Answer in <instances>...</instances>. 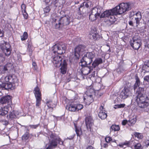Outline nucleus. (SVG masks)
Masks as SVG:
<instances>
[{"label": "nucleus", "instance_id": "obj_1", "mask_svg": "<svg viewBox=\"0 0 149 149\" xmlns=\"http://www.w3.org/2000/svg\"><path fill=\"white\" fill-rule=\"evenodd\" d=\"M131 8V4L130 3H121L113 8L106 10L100 15V18L108 17L110 16L111 19L114 18L113 21L109 19L111 21L114 22L116 20L114 15H120L125 13L126 11L130 10Z\"/></svg>", "mask_w": 149, "mask_h": 149}, {"label": "nucleus", "instance_id": "obj_2", "mask_svg": "<svg viewBox=\"0 0 149 149\" xmlns=\"http://www.w3.org/2000/svg\"><path fill=\"white\" fill-rule=\"evenodd\" d=\"M5 80L8 83H2L0 84V88L8 90H13L18 85V79L14 74L9 75L5 77Z\"/></svg>", "mask_w": 149, "mask_h": 149}, {"label": "nucleus", "instance_id": "obj_3", "mask_svg": "<svg viewBox=\"0 0 149 149\" xmlns=\"http://www.w3.org/2000/svg\"><path fill=\"white\" fill-rule=\"evenodd\" d=\"M49 142L48 146L46 149H53L56 147L58 144L62 145L63 141L56 134L50 132H49Z\"/></svg>", "mask_w": 149, "mask_h": 149}, {"label": "nucleus", "instance_id": "obj_4", "mask_svg": "<svg viewBox=\"0 0 149 149\" xmlns=\"http://www.w3.org/2000/svg\"><path fill=\"white\" fill-rule=\"evenodd\" d=\"M70 22V17L68 15L61 17L59 19L58 23H56L54 26L56 29H61L69 24Z\"/></svg>", "mask_w": 149, "mask_h": 149}, {"label": "nucleus", "instance_id": "obj_5", "mask_svg": "<svg viewBox=\"0 0 149 149\" xmlns=\"http://www.w3.org/2000/svg\"><path fill=\"white\" fill-rule=\"evenodd\" d=\"M135 79L136 81L134 85V91L136 92V97L134 103L137 109L140 107V80L137 74L135 75Z\"/></svg>", "mask_w": 149, "mask_h": 149}, {"label": "nucleus", "instance_id": "obj_6", "mask_svg": "<svg viewBox=\"0 0 149 149\" xmlns=\"http://www.w3.org/2000/svg\"><path fill=\"white\" fill-rule=\"evenodd\" d=\"M102 9L101 7H95L93 8L89 12V19L93 22L96 20L99 17L102 12Z\"/></svg>", "mask_w": 149, "mask_h": 149}, {"label": "nucleus", "instance_id": "obj_7", "mask_svg": "<svg viewBox=\"0 0 149 149\" xmlns=\"http://www.w3.org/2000/svg\"><path fill=\"white\" fill-rule=\"evenodd\" d=\"M66 48L65 44L60 42L54 45L52 47V51L54 54H61L65 53Z\"/></svg>", "mask_w": 149, "mask_h": 149}, {"label": "nucleus", "instance_id": "obj_8", "mask_svg": "<svg viewBox=\"0 0 149 149\" xmlns=\"http://www.w3.org/2000/svg\"><path fill=\"white\" fill-rule=\"evenodd\" d=\"M148 97L146 94L143 88H140V108H145L148 106Z\"/></svg>", "mask_w": 149, "mask_h": 149}, {"label": "nucleus", "instance_id": "obj_9", "mask_svg": "<svg viewBox=\"0 0 149 149\" xmlns=\"http://www.w3.org/2000/svg\"><path fill=\"white\" fill-rule=\"evenodd\" d=\"M87 49L86 46L83 45H79L77 46L74 49V56L75 60L77 61L81 55L86 52Z\"/></svg>", "mask_w": 149, "mask_h": 149}, {"label": "nucleus", "instance_id": "obj_10", "mask_svg": "<svg viewBox=\"0 0 149 149\" xmlns=\"http://www.w3.org/2000/svg\"><path fill=\"white\" fill-rule=\"evenodd\" d=\"M62 58L61 56L56 54L53 57L52 61L55 67H59L63 63L62 61Z\"/></svg>", "mask_w": 149, "mask_h": 149}, {"label": "nucleus", "instance_id": "obj_11", "mask_svg": "<svg viewBox=\"0 0 149 149\" xmlns=\"http://www.w3.org/2000/svg\"><path fill=\"white\" fill-rule=\"evenodd\" d=\"M0 103L2 104H6L8 106L12 104L11 97L9 95L3 96L0 99Z\"/></svg>", "mask_w": 149, "mask_h": 149}, {"label": "nucleus", "instance_id": "obj_12", "mask_svg": "<svg viewBox=\"0 0 149 149\" xmlns=\"http://www.w3.org/2000/svg\"><path fill=\"white\" fill-rule=\"evenodd\" d=\"M130 93V88L128 87L125 86L121 92L119 96L121 99H125L128 97Z\"/></svg>", "mask_w": 149, "mask_h": 149}, {"label": "nucleus", "instance_id": "obj_13", "mask_svg": "<svg viewBox=\"0 0 149 149\" xmlns=\"http://www.w3.org/2000/svg\"><path fill=\"white\" fill-rule=\"evenodd\" d=\"M95 56L94 53L93 52L87 53L83 57L84 59L88 61V65H90L93 61V59Z\"/></svg>", "mask_w": 149, "mask_h": 149}, {"label": "nucleus", "instance_id": "obj_14", "mask_svg": "<svg viewBox=\"0 0 149 149\" xmlns=\"http://www.w3.org/2000/svg\"><path fill=\"white\" fill-rule=\"evenodd\" d=\"M94 68L92 66L88 65V66L83 67L81 71L82 75H86L93 71Z\"/></svg>", "mask_w": 149, "mask_h": 149}, {"label": "nucleus", "instance_id": "obj_15", "mask_svg": "<svg viewBox=\"0 0 149 149\" xmlns=\"http://www.w3.org/2000/svg\"><path fill=\"white\" fill-rule=\"evenodd\" d=\"M90 37L91 38L92 37L95 40H98L100 38V36L97 33L96 28H93L92 29L90 33Z\"/></svg>", "mask_w": 149, "mask_h": 149}, {"label": "nucleus", "instance_id": "obj_16", "mask_svg": "<svg viewBox=\"0 0 149 149\" xmlns=\"http://www.w3.org/2000/svg\"><path fill=\"white\" fill-rule=\"evenodd\" d=\"M85 123L88 129H91V126L93 125V120L91 116L86 117L85 119Z\"/></svg>", "mask_w": 149, "mask_h": 149}, {"label": "nucleus", "instance_id": "obj_17", "mask_svg": "<svg viewBox=\"0 0 149 149\" xmlns=\"http://www.w3.org/2000/svg\"><path fill=\"white\" fill-rule=\"evenodd\" d=\"M100 111L98 113V116L101 119H104L106 118L107 115L103 110L104 107L102 106H101L100 108Z\"/></svg>", "mask_w": 149, "mask_h": 149}, {"label": "nucleus", "instance_id": "obj_18", "mask_svg": "<svg viewBox=\"0 0 149 149\" xmlns=\"http://www.w3.org/2000/svg\"><path fill=\"white\" fill-rule=\"evenodd\" d=\"M19 115V112L16 111H13L10 113L8 118L12 120L14 118H17Z\"/></svg>", "mask_w": 149, "mask_h": 149}, {"label": "nucleus", "instance_id": "obj_19", "mask_svg": "<svg viewBox=\"0 0 149 149\" xmlns=\"http://www.w3.org/2000/svg\"><path fill=\"white\" fill-rule=\"evenodd\" d=\"M103 63V60L102 58H97L95 59L92 64V66L94 69L99 64Z\"/></svg>", "mask_w": 149, "mask_h": 149}, {"label": "nucleus", "instance_id": "obj_20", "mask_svg": "<svg viewBox=\"0 0 149 149\" xmlns=\"http://www.w3.org/2000/svg\"><path fill=\"white\" fill-rule=\"evenodd\" d=\"M84 100L86 104L89 105L91 103L93 102L94 100L93 96L87 95L85 96L84 98Z\"/></svg>", "mask_w": 149, "mask_h": 149}, {"label": "nucleus", "instance_id": "obj_21", "mask_svg": "<svg viewBox=\"0 0 149 149\" xmlns=\"http://www.w3.org/2000/svg\"><path fill=\"white\" fill-rule=\"evenodd\" d=\"M94 93V89L91 86H89L87 88L85 94L87 95L93 96Z\"/></svg>", "mask_w": 149, "mask_h": 149}, {"label": "nucleus", "instance_id": "obj_22", "mask_svg": "<svg viewBox=\"0 0 149 149\" xmlns=\"http://www.w3.org/2000/svg\"><path fill=\"white\" fill-rule=\"evenodd\" d=\"M61 67L60 68L61 73L62 74H64L66 73L67 63L66 61L65 60H63V62L61 65Z\"/></svg>", "mask_w": 149, "mask_h": 149}, {"label": "nucleus", "instance_id": "obj_23", "mask_svg": "<svg viewBox=\"0 0 149 149\" xmlns=\"http://www.w3.org/2000/svg\"><path fill=\"white\" fill-rule=\"evenodd\" d=\"M13 67V63L8 62L4 66L3 69L4 71H10Z\"/></svg>", "mask_w": 149, "mask_h": 149}, {"label": "nucleus", "instance_id": "obj_24", "mask_svg": "<svg viewBox=\"0 0 149 149\" xmlns=\"http://www.w3.org/2000/svg\"><path fill=\"white\" fill-rule=\"evenodd\" d=\"M66 109L71 111H76V104H71L67 105Z\"/></svg>", "mask_w": 149, "mask_h": 149}, {"label": "nucleus", "instance_id": "obj_25", "mask_svg": "<svg viewBox=\"0 0 149 149\" xmlns=\"http://www.w3.org/2000/svg\"><path fill=\"white\" fill-rule=\"evenodd\" d=\"M130 45L135 50H138L140 48L139 42L136 40H134L133 43H131Z\"/></svg>", "mask_w": 149, "mask_h": 149}, {"label": "nucleus", "instance_id": "obj_26", "mask_svg": "<svg viewBox=\"0 0 149 149\" xmlns=\"http://www.w3.org/2000/svg\"><path fill=\"white\" fill-rule=\"evenodd\" d=\"M136 116L130 117L128 120V125L129 126H132L134 125L136 122Z\"/></svg>", "mask_w": 149, "mask_h": 149}, {"label": "nucleus", "instance_id": "obj_27", "mask_svg": "<svg viewBox=\"0 0 149 149\" xmlns=\"http://www.w3.org/2000/svg\"><path fill=\"white\" fill-rule=\"evenodd\" d=\"M8 109L7 107H1L0 109V115L4 116L8 113Z\"/></svg>", "mask_w": 149, "mask_h": 149}, {"label": "nucleus", "instance_id": "obj_28", "mask_svg": "<svg viewBox=\"0 0 149 149\" xmlns=\"http://www.w3.org/2000/svg\"><path fill=\"white\" fill-rule=\"evenodd\" d=\"M46 104L49 108L53 109V107H55L56 106V104L54 103L51 100H49L47 101Z\"/></svg>", "mask_w": 149, "mask_h": 149}, {"label": "nucleus", "instance_id": "obj_29", "mask_svg": "<svg viewBox=\"0 0 149 149\" xmlns=\"http://www.w3.org/2000/svg\"><path fill=\"white\" fill-rule=\"evenodd\" d=\"M79 65L82 67H86L88 65V61H85L83 57L81 59L80 62L79 63Z\"/></svg>", "mask_w": 149, "mask_h": 149}, {"label": "nucleus", "instance_id": "obj_30", "mask_svg": "<svg viewBox=\"0 0 149 149\" xmlns=\"http://www.w3.org/2000/svg\"><path fill=\"white\" fill-rule=\"evenodd\" d=\"M75 128L76 134L78 136H80L82 134V132L81 128L77 127L74 124Z\"/></svg>", "mask_w": 149, "mask_h": 149}, {"label": "nucleus", "instance_id": "obj_31", "mask_svg": "<svg viewBox=\"0 0 149 149\" xmlns=\"http://www.w3.org/2000/svg\"><path fill=\"white\" fill-rule=\"evenodd\" d=\"M120 129L119 126L118 125H112L110 128L111 131H118Z\"/></svg>", "mask_w": 149, "mask_h": 149}, {"label": "nucleus", "instance_id": "obj_32", "mask_svg": "<svg viewBox=\"0 0 149 149\" xmlns=\"http://www.w3.org/2000/svg\"><path fill=\"white\" fill-rule=\"evenodd\" d=\"M3 49L2 50L3 53L5 54L6 56H8L10 55L11 51V48L9 49Z\"/></svg>", "mask_w": 149, "mask_h": 149}, {"label": "nucleus", "instance_id": "obj_33", "mask_svg": "<svg viewBox=\"0 0 149 149\" xmlns=\"http://www.w3.org/2000/svg\"><path fill=\"white\" fill-rule=\"evenodd\" d=\"M35 97L36 100V106L38 107L41 104V96H35Z\"/></svg>", "mask_w": 149, "mask_h": 149}, {"label": "nucleus", "instance_id": "obj_34", "mask_svg": "<svg viewBox=\"0 0 149 149\" xmlns=\"http://www.w3.org/2000/svg\"><path fill=\"white\" fill-rule=\"evenodd\" d=\"M7 44L9 43L7 42H5L4 41H3L0 44V47L2 50L5 49V48L6 47V45H7Z\"/></svg>", "mask_w": 149, "mask_h": 149}, {"label": "nucleus", "instance_id": "obj_35", "mask_svg": "<svg viewBox=\"0 0 149 149\" xmlns=\"http://www.w3.org/2000/svg\"><path fill=\"white\" fill-rule=\"evenodd\" d=\"M35 91V96H41V93L40 92V90L38 87H36L34 89Z\"/></svg>", "mask_w": 149, "mask_h": 149}, {"label": "nucleus", "instance_id": "obj_36", "mask_svg": "<svg viewBox=\"0 0 149 149\" xmlns=\"http://www.w3.org/2000/svg\"><path fill=\"white\" fill-rule=\"evenodd\" d=\"M28 37V34L26 32H24L23 35L21 37V40L22 41L25 40L27 39Z\"/></svg>", "mask_w": 149, "mask_h": 149}, {"label": "nucleus", "instance_id": "obj_37", "mask_svg": "<svg viewBox=\"0 0 149 149\" xmlns=\"http://www.w3.org/2000/svg\"><path fill=\"white\" fill-rule=\"evenodd\" d=\"M149 68H148V66H147V65H146V63H144V64L143 66V67L142 69V72H143V70L145 71V72H144V73H145V72H148V70H149Z\"/></svg>", "mask_w": 149, "mask_h": 149}, {"label": "nucleus", "instance_id": "obj_38", "mask_svg": "<svg viewBox=\"0 0 149 149\" xmlns=\"http://www.w3.org/2000/svg\"><path fill=\"white\" fill-rule=\"evenodd\" d=\"M129 144V143L128 142H125L124 143H122L118 145V146L121 147L125 148L126 146H128Z\"/></svg>", "mask_w": 149, "mask_h": 149}, {"label": "nucleus", "instance_id": "obj_39", "mask_svg": "<svg viewBox=\"0 0 149 149\" xmlns=\"http://www.w3.org/2000/svg\"><path fill=\"white\" fill-rule=\"evenodd\" d=\"M29 137V135L28 133L24 134L22 137V139L23 140L25 141L28 139Z\"/></svg>", "mask_w": 149, "mask_h": 149}, {"label": "nucleus", "instance_id": "obj_40", "mask_svg": "<svg viewBox=\"0 0 149 149\" xmlns=\"http://www.w3.org/2000/svg\"><path fill=\"white\" fill-rule=\"evenodd\" d=\"M125 106V104H124L115 105L114 107V108L115 109H116L117 108H123Z\"/></svg>", "mask_w": 149, "mask_h": 149}, {"label": "nucleus", "instance_id": "obj_41", "mask_svg": "<svg viewBox=\"0 0 149 149\" xmlns=\"http://www.w3.org/2000/svg\"><path fill=\"white\" fill-rule=\"evenodd\" d=\"M83 108V106L81 104H76V111L80 110Z\"/></svg>", "mask_w": 149, "mask_h": 149}, {"label": "nucleus", "instance_id": "obj_42", "mask_svg": "<svg viewBox=\"0 0 149 149\" xmlns=\"http://www.w3.org/2000/svg\"><path fill=\"white\" fill-rule=\"evenodd\" d=\"M21 8L22 12L26 11V5L24 3H22L21 6Z\"/></svg>", "mask_w": 149, "mask_h": 149}, {"label": "nucleus", "instance_id": "obj_43", "mask_svg": "<svg viewBox=\"0 0 149 149\" xmlns=\"http://www.w3.org/2000/svg\"><path fill=\"white\" fill-rule=\"evenodd\" d=\"M5 60V57L2 54H0V63L3 62Z\"/></svg>", "mask_w": 149, "mask_h": 149}, {"label": "nucleus", "instance_id": "obj_44", "mask_svg": "<svg viewBox=\"0 0 149 149\" xmlns=\"http://www.w3.org/2000/svg\"><path fill=\"white\" fill-rule=\"evenodd\" d=\"M50 10V9L49 6H46L44 9V13H48Z\"/></svg>", "mask_w": 149, "mask_h": 149}, {"label": "nucleus", "instance_id": "obj_45", "mask_svg": "<svg viewBox=\"0 0 149 149\" xmlns=\"http://www.w3.org/2000/svg\"><path fill=\"white\" fill-rule=\"evenodd\" d=\"M145 145L143 146L144 148H146L149 149V140H147L145 143Z\"/></svg>", "mask_w": 149, "mask_h": 149}, {"label": "nucleus", "instance_id": "obj_46", "mask_svg": "<svg viewBox=\"0 0 149 149\" xmlns=\"http://www.w3.org/2000/svg\"><path fill=\"white\" fill-rule=\"evenodd\" d=\"M105 140L107 143H108L112 141V139L109 136H107L105 138Z\"/></svg>", "mask_w": 149, "mask_h": 149}, {"label": "nucleus", "instance_id": "obj_47", "mask_svg": "<svg viewBox=\"0 0 149 149\" xmlns=\"http://www.w3.org/2000/svg\"><path fill=\"white\" fill-rule=\"evenodd\" d=\"M39 124L36 125H30L29 126L32 129H36L38 127Z\"/></svg>", "mask_w": 149, "mask_h": 149}, {"label": "nucleus", "instance_id": "obj_48", "mask_svg": "<svg viewBox=\"0 0 149 149\" xmlns=\"http://www.w3.org/2000/svg\"><path fill=\"white\" fill-rule=\"evenodd\" d=\"M22 13L24 18L26 19H27L28 16V14L27 13L26 11L22 12Z\"/></svg>", "mask_w": 149, "mask_h": 149}, {"label": "nucleus", "instance_id": "obj_49", "mask_svg": "<svg viewBox=\"0 0 149 149\" xmlns=\"http://www.w3.org/2000/svg\"><path fill=\"white\" fill-rule=\"evenodd\" d=\"M144 80L148 82H149V75H147L144 77Z\"/></svg>", "mask_w": 149, "mask_h": 149}, {"label": "nucleus", "instance_id": "obj_50", "mask_svg": "<svg viewBox=\"0 0 149 149\" xmlns=\"http://www.w3.org/2000/svg\"><path fill=\"white\" fill-rule=\"evenodd\" d=\"M27 49L28 50H29V52H32V49H31V45L29 43H28V44Z\"/></svg>", "mask_w": 149, "mask_h": 149}, {"label": "nucleus", "instance_id": "obj_51", "mask_svg": "<svg viewBox=\"0 0 149 149\" xmlns=\"http://www.w3.org/2000/svg\"><path fill=\"white\" fill-rule=\"evenodd\" d=\"M32 64L34 68V69L36 70L37 68V66L36 63L34 62H33Z\"/></svg>", "mask_w": 149, "mask_h": 149}, {"label": "nucleus", "instance_id": "obj_52", "mask_svg": "<svg viewBox=\"0 0 149 149\" xmlns=\"http://www.w3.org/2000/svg\"><path fill=\"white\" fill-rule=\"evenodd\" d=\"M128 121L126 120H123L122 122V124L123 125H125L126 124H128Z\"/></svg>", "mask_w": 149, "mask_h": 149}, {"label": "nucleus", "instance_id": "obj_53", "mask_svg": "<svg viewBox=\"0 0 149 149\" xmlns=\"http://www.w3.org/2000/svg\"><path fill=\"white\" fill-rule=\"evenodd\" d=\"M58 1L61 5L64 4L65 2V0H58Z\"/></svg>", "mask_w": 149, "mask_h": 149}, {"label": "nucleus", "instance_id": "obj_54", "mask_svg": "<svg viewBox=\"0 0 149 149\" xmlns=\"http://www.w3.org/2000/svg\"><path fill=\"white\" fill-rule=\"evenodd\" d=\"M145 46L146 47H147L149 49V40L145 43Z\"/></svg>", "mask_w": 149, "mask_h": 149}, {"label": "nucleus", "instance_id": "obj_55", "mask_svg": "<svg viewBox=\"0 0 149 149\" xmlns=\"http://www.w3.org/2000/svg\"><path fill=\"white\" fill-rule=\"evenodd\" d=\"M4 32L3 30L0 29V37H2L4 35Z\"/></svg>", "mask_w": 149, "mask_h": 149}, {"label": "nucleus", "instance_id": "obj_56", "mask_svg": "<svg viewBox=\"0 0 149 149\" xmlns=\"http://www.w3.org/2000/svg\"><path fill=\"white\" fill-rule=\"evenodd\" d=\"M135 149H140V144L139 143H137L136 145L134 146Z\"/></svg>", "mask_w": 149, "mask_h": 149}, {"label": "nucleus", "instance_id": "obj_57", "mask_svg": "<svg viewBox=\"0 0 149 149\" xmlns=\"http://www.w3.org/2000/svg\"><path fill=\"white\" fill-rule=\"evenodd\" d=\"M134 135L135 137H137L138 139H139L140 133H139L135 132L134 134Z\"/></svg>", "mask_w": 149, "mask_h": 149}, {"label": "nucleus", "instance_id": "obj_58", "mask_svg": "<svg viewBox=\"0 0 149 149\" xmlns=\"http://www.w3.org/2000/svg\"><path fill=\"white\" fill-rule=\"evenodd\" d=\"M57 17H56V16H55L54 17H53L52 18V22H55L57 19Z\"/></svg>", "mask_w": 149, "mask_h": 149}, {"label": "nucleus", "instance_id": "obj_59", "mask_svg": "<svg viewBox=\"0 0 149 149\" xmlns=\"http://www.w3.org/2000/svg\"><path fill=\"white\" fill-rule=\"evenodd\" d=\"M10 48H11L10 45L9 44H7V45H6V47L4 49H8Z\"/></svg>", "mask_w": 149, "mask_h": 149}, {"label": "nucleus", "instance_id": "obj_60", "mask_svg": "<svg viewBox=\"0 0 149 149\" xmlns=\"http://www.w3.org/2000/svg\"><path fill=\"white\" fill-rule=\"evenodd\" d=\"M84 2L82 3L81 4L79 7V8L78 11H80V8L82 7H84Z\"/></svg>", "mask_w": 149, "mask_h": 149}, {"label": "nucleus", "instance_id": "obj_61", "mask_svg": "<svg viewBox=\"0 0 149 149\" xmlns=\"http://www.w3.org/2000/svg\"><path fill=\"white\" fill-rule=\"evenodd\" d=\"M84 7H85L86 8H88L89 7V5L88 4V3L87 2H84Z\"/></svg>", "mask_w": 149, "mask_h": 149}, {"label": "nucleus", "instance_id": "obj_62", "mask_svg": "<svg viewBox=\"0 0 149 149\" xmlns=\"http://www.w3.org/2000/svg\"><path fill=\"white\" fill-rule=\"evenodd\" d=\"M119 69L121 72H122L124 70V69H123V68H122L120 66L119 67Z\"/></svg>", "mask_w": 149, "mask_h": 149}, {"label": "nucleus", "instance_id": "obj_63", "mask_svg": "<svg viewBox=\"0 0 149 149\" xmlns=\"http://www.w3.org/2000/svg\"><path fill=\"white\" fill-rule=\"evenodd\" d=\"M129 24L131 26H133V22L132 21H130L129 22Z\"/></svg>", "mask_w": 149, "mask_h": 149}, {"label": "nucleus", "instance_id": "obj_64", "mask_svg": "<svg viewBox=\"0 0 149 149\" xmlns=\"http://www.w3.org/2000/svg\"><path fill=\"white\" fill-rule=\"evenodd\" d=\"M87 149H95L94 148L91 146H88L87 148Z\"/></svg>", "mask_w": 149, "mask_h": 149}]
</instances>
